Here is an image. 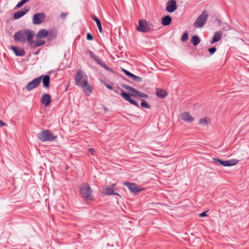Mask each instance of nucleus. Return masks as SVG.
Instances as JSON below:
<instances>
[{
  "label": "nucleus",
  "mask_w": 249,
  "mask_h": 249,
  "mask_svg": "<svg viewBox=\"0 0 249 249\" xmlns=\"http://www.w3.org/2000/svg\"><path fill=\"white\" fill-rule=\"evenodd\" d=\"M75 85L80 87L83 91L89 95L92 92V88L89 84L88 78L85 72L81 70L77 71L75 76Z\"/></svg>",
  "instance_id": "nucleus-1"
},
{
  "label": "nucleus",
  "mask_w": 249,
  "mask_h": 249,
  "mask_svg": "<svg viewBox=\"0 0 249 249\" xmlns=\"http://www.w3.org/2000/svg\"><path fill=\"white\" fill-rule=\"evenodd\" d=\"M34 35L33 31L24 29L16 32L14 36L15 40L22 44L27 41L29 45H31L33 43Z\"/></svg>",
  "instance_id": "nucleus-2"
},
{
  "label": "nucleus",
  "mask_w": 249,
  "mask_h": 249,
  "mask_svg": "<svg viewBox=\"0 0 249 249\" xmlns=\"http://www.w3.org/2000/svg\"><path fill=\"white\" fill-rule=\"evenodd\" d=\"M154 29L153 24L145 20H140L137 30L142 33H148Z\"/></svg>",
  "instance_id": "nucleus-3"
},
{
  "label": "nucleus",
  "mask_w": 249,
  "mask_h": 249,
  "mask_svg": "<svg viewBox=\"0 0 249 249\" xmlns=\"http://www.w3.org/2000/svg\"><path fill=\"white\" fill-rule=\"evenodd\" d=\"M38 138L42 142L53 141L57 136L53 135L49 129L44 130L38 134Z\"/></svg>",
  "instance_id": "nucleus-4"
},
{
  "label": "nucleus",
  "mask_w": 249,
  "mask_h": 249,
  "mask_svg": "<svg viewBox=\"0 0 249 249\" xmlns=\"http://www.w3.org/2000/svg\"><path fill=\"white\" fill-rule=\"evenodd\" d=\"M80 193L86 201L92 199V191L89 185L84 183L80 187Z\"/></svg>",
  "instance_id": "nucleus-5"
},
{
  "label": "nucleus",
  "mask_w": 249,
  "mask_h": 249,
  "mask_svg": "<svg viewBox=\"0 0 249 249\" xmlns=\"http://www.w3.org/2000/svg\"><path fill=\"white\" fill-rule=\"evenodd\" d=\"M136 91H139L134 89V91H132V93L131 94H129V93H127L124 91V90H122V92L120 93V95L126 101L129 102L132 105H134L136 107H139V105L138 103L131 98V96L135 97H138V94L137 93Z\"/></svg>",
  "instance_id": "nucleus-6"
},
{
  "label": "nucleus",
  "mask_w": 249,
  "mask_h": 249,
  "mask_svg": "<svg viewBox=\"0 0 249 249\" xmlns=\"http://www.w3.org/2000/svg\"><path fill=\"white\" fill-rule=\"evenodd\" d=\"M208 15L206 11H204L197 18L193 24V26L196 28H201L206 23Z\"/></svg>",
  "instance_id": "nucleus-7"
},
{
  "label": "nucleus",
  "mask_w": 249,
  "mask_h": 249,
  "mask_svg": "<svg viewBox=\"0 0 249 249\" xmlns=\"http://www.w3.org/2000/svg\"><path fill=\"white\" fill-rule=\"evenodd\" d=\"M238 160H222L218 159H213V163L214 164L219 163L220 164L222 165L223 166L225 167L234 165L238 163Z\"/></svg>",
  "instance_id": "nucleus-8"
},
{
  "label": "nucleus",
  "mask_w": 249,
  "mask_h": 249,
  "mask_svg": "<svg viewBox=\"0 0 249 249\" xmlns=\"http://www.w3.org/2000/svg\"><path fill=\"white\" fill-rule=\"evenodd\" d=\"M46 15L44 13H37L34 15L33 23L35 25L39 24L44 21Z\"/></svg>",
  "instance_id": "nucleus-9"
},
{
  "label": "nucleus",
  "mask_w": 249,
  "mask_h": 249,
  "mask_svg": "<svg viewBox=\"0 0 249 249\" xmlns=\"http://www.w3.org/2000/svg\"><path fill=\"white\" fill-rule=\"evenodd\" d=\"M40 84V77L34 78L31 81L28 83L25 87L27 91H31L32 89L38 87Z\"/></svg>",
  "instance_id": "nucleus-10"
},
{
  "label": "nucleus",
  "mask_w": 249,
  "mask_h": 249,
  "mask_svg": "<svg viewBox=\"0 0 249 249\" xmlns=\"http://www.w3.org/2000/svg\"><path fill=\"white\" fill-rule=\"evenodd\" d=\"M123 184L126 186L130 191L134 194H137L142 190L140 187L138 186L135 183L124 182Z\"/></svg>",
  "instance_id": "nucleus-11"
},
{
  "label": "nucleus",
  "mask_w": 249,
  "mask_h": 249,
  "mask_svg": "<svg viewBox=\"0 0 249 249\" xmlns=\"http://www.w3.org/2000/svg\"><path fill=\"white\" fill-rule=\"evenodd\" d=\"M177 9V2L175 0H169L167 3L165 10L169 13L174 12Z\"/></svg>",
  "instance_id": "nucleus-12"
},
{
  "label": "nucleus",
  "mask_w": 249,
  "mask_h": 249,
  "mask_svg": "<svg viewBox=\"0 0 249 249\" xmlns=\"http://www.w3.org/2000/svg\"><path fill=\"white\" fill-rule=\"evenodd\" d=\"M91 57L94 59L98 64H99V65H100L102 67H103V68H104L105 70H106L107 71H110V72H112L113 71V70H112V69L109 68L108 66H107V65H106L104 63L102 62L99 57L98 56H97L96 55H95L94 53H93V54H92L91 56Z\"/></svg>",
  "instance_id": "nucleus-13"
},
{
  "label": "nucleus",
  "mask_w": 249,
  "mask_h": 249,
  "mask_svg": "<svg viewBox=\"0 0 249 249\" xmlns=\"http://www.w3.org/2000/svg\"><path fill=\"white\" fill-rule=\"evenodd\" d=\"M30 10L29 7H25L14 14L13 18L15 19H19L24 16Z\"/></svg>",
  "instance_id": "nucleus-14"
},
{
  "label": "nucleus",
  "mask_w": 249,
  "mask_h": 249,
  "mask_svg": "<svg viewBox=\"0 0 249 249\" xmlns=\"http://www.w3.org/2000/svg\"><path fill=\"white\" fill-rule=\"evenodd\" d=\"M42 104L47 107L50 105L51 102V97L50 94L48 93H44L42 95L40 99Z\"/></svg>",
  "instance_id": "nucleus-15"
},
{
  "label": "nucleus",
  "mask_w": 249,
  "mask_h": 249,
  "mask_svg": "<svg viewBox=\"0 0 249 249\" xmlns=\"http://www.w3.org/2000/svg\"><path fill=\"white\" fill-rule=\"evenodd\" d=\"M181 118L182 120L188 123H192L194 120L193 117H192L188 112H184L182 113L181 114Z\"/></svg>",
  "instance_id": "nucleus-16"
},
{
  "label": "nucleus",
  "mask_w": 249,
  "mask_h": 249,
  "mask_svg": "<svg viewBox=\"0 0 249 249\" xmlns=\"http://www.w3.org/2000/svg\"><path fill=\"white\" fill-rule=\"evenodd\" d=\"M11 49L17 56H23L25 54L24 50L23 49L19 48L17 46H12Z\"/></svg>",
  "instance_id": "nucleus-17"
},
{
  "label": "nucleus",
  "mask_w": 249,
  "mask_h": 249,
  "mask_svg": "<svg viewBox=\"0 0 249 249\" xmlns=\"http://www.w3.org/2000/svg\"><path fill=\"white\" fill-rule=\"evenodd\" d=\"M40 82L42 81L43 87L48 88L50 87V77L49 75H40Z\"/></svg>",
  "instance_id": "nucleus-18"
},
{
  "label": "nucleus",
  "mask_w": 249,
  "mask_h": 249,
  "mask_svg": "<svg viewBox=\"0 0 249 249\" xmlns=\"http://www.w3.org/2000/svg\"><path fill=\"white\" fill-rule=\"evenodd\" d=\"M106 195H118V194L114 192L113 187L112 186H107L104 188V191L103 192Z\"/></svg>",
  "instance_id": "nucleus-19"
},
{
  "label": "nucleus",
  "mask_w": 249,
  "mask_h": 249,
  "mask_svg": "<svg viewBox=\"0 0 249 249\" xmlns=\"http://www.w3.org/2000/svg\"><path fill=\"white\" fill-rule=\"evenodd\" d=\"M222 37V33L221 31H219L214 33V36L212 39L211 43H214L215 42L219 41Z\"/></svg>",
  "instance_id": "nucleus-20"
},
{
  "label": "nucleus",
  "mask_w": 249,
  "mask_h": 249,
  "mask_svg": "<svg viewBox=\"0 0 249 249\" xmlns=\"http://www.w3.org/2000/svg\"><path fill=\"white\" fill-rule=\"evenodd\" d=\"M172 21V18L169 16H166L161 19V24L163 26L169 25Z\"/></svg>",
  "instance_id": "nucleus-21"
},
{
  "label": "nucleus",
  "mask_w": 249,
  "mask_h": 249,
  "mask_svg": "<svg viewBox=\"0 0 249 249\" xmlns=\"http://www.w3.org/2000/svg\"><path fill=\"white\" fill-rule=\"evenodd\" d=\"M48 34V32L46 29H41L37 33V37L38 38H44L47 36Z\"/></svg>",
  "instance_id": "nucleus-22"
},
{
  "label": "nucleus",
  "mask_w": 249,
  "mask_h": 249,
  "mask_svg": "<svg viewBox=\"0 0 249 249\" xmlns=\"http://www.w3.org/2000/svg\"><path fill=\"white\" fill-rule=\"evenodd\" d=\"M156 95L158 97L162 98L166 97L167 93L164 89H157L156 90Z\"/></svg>",
  "instance_id": "nucleus-23"
},
{
  "label": "nucleus",
  "mask_w": 249,
  "mask_h": 249,
  "mask_svg": "<svg viewBox=\"0 0 249 249\" xmlns=\"http://www.w3.org/2000/svg\"><path fill=\"white\" fill-rule=\"evenodd\" d=\"M92 18L93 20H94L95 21V22L96 23L97 25L98 28V29L99 30V32L101 33L102 32L103 30H102L101 21L95 16H93Z\"/></svg>",
  "instance_id": "nucleus-24"
},
{
  "label": "nucleus",
  "mask_w": 249,
  "mask_h": 249,
  "mask_svg": "<svg viewBox=\"0 0 249 249\" xmlns=\"http://www.w3.org/2000/svg\"><path fill=\"white\" fill-rule=\"evenodd\" d=\"M45 42L41 40H36L35 41H33V43L31 45H29L31 47L36 48L38 46L43 45Z\"/></svg>",
  "instance_id": "nucleus-25"
},
{
  "label": "nucleus",
  "mask_w": 249,
  "mask_h": 249,
  "mask_svg": "<svg viewBox=\"0 0 249 249\" xmlns=\"http://www.w3.org/2000/svg\"><path fill=\"white\" fill-rule=\"evenodd\" d=\"M200 38L196 35L193 36L192 37L191 43L194 45L196 46L200 42Z\"/></svg>",
  "instance_id": "nucleus-26"
},
{
  "label": "nucleus",
  "mask_w": 249,
  "mask_h": 249,
  "mask_svg": "<svg viewBox=\"0 0 249 249\" xmlns=\"http://www.w3.org/2000/svg\"><path fill=\"white\" fill-rule=\"evenodd\" d=\"M210 120L208 118L205 117L199 120V123L202 125L205 126L208 125L210 122Z\"/></svg>",
  "instance_id": "nucleus-27"
},
{
  "label": "nucleus",
  "mask_w": 249,
  "mask_h": 249,
  "mask_svg": "<svg viewBox=\"0 0 249 249\" xmlns=\"http://www.w3.org/2000/svg\"><path fill=\"white\" fill-rule=\"evenodd\" d=\"M30 0H21L16 6L15 9H18L21 7L25 3L28 2Z\"/></svg>",
  "instance_id": "nucleus-28"
},
{
  "label": "nucleus",
  "mask_w": 249,
  "mask_h": 249,
  "mask_svg": "<svg viewBox=\"0 0 249 249\" xmlns=\"http://www.w3.org/2000/svg\"><path fill=\"white\" fill-rule=\"evenodd\" d=\"M141 106L142 107H144V108H147V109L150 108V106L148 105V104L147 103V102L143 99L142 100Z\"/></svg>",
  "instance_id": "nucleus-29"
},
{
  "label": "nucleus",
  "mask_w": 249,
  "mask_h": 249,
  "mask_svg": "<svg viewBox=\"0 0 249 249\" xmlns=\"http://www.w3.org/2000/svg\"><path fill=\"white\" fill-rule=\"evenodd\" d=\"M131 79L137 82H141L142 81V78L141 77L136 76L134 74L132 76Z\"/></svg>",
  "instance_id": "nucleus-30"
},
{
  "label": "nucleus",
  "mask_w": 249,
  "mask_h": 249,
  "mask_svg": "<svg viewBox=\"0 0 249 249\" xmlns=\"http://www.w3.org/2000/svg\"><path fill=\"white\" fill-rule=\"evenodd\" d=\"M122 87L124 88V89H126V90H128L129 91H134V88L129 86H128V85H126L125 84H122Z\"/></svg>",
  "instance_id": "nucleus-31"
},
{
  "label": "nucleus",
  "mask_w": 249,
  "mask_h": 249,
  "mask_svg": "<svg viewBox=\"0 0 249 249\" xmlns=\"http://www.w3.org/2000/svg\"><path fill=\"white\" fill-rule=\"evenodd\" d=\"M188 38V34L187 32H185L183 34L181 37V41L182 42H184L186 41Z\"/></svg>",
  "instance_id": "nucleus-32"
},
{
  "label": "nucleus",
  "mask_w": 249,
  "mask_h": 249,
  "mask_svg": "<svg viewBox=\"0 0 249 249\" xmlns=\"http://www.w3.org/2000/svg\"><path fill=\"white\" fill-rule=\"evenodd\" d=\"M136 92L138 94V97H143V98H145L148 97V96L144 93H142L140 91H136Z\"/></svg>",
  "instance_id": "nucleus-33"
},
{
  "label": "nucleus",
  "mask_w": 249,
  "mask_h": 249,
  "mask_svg": "<svg viewBox=\"0 0 249 249\" xmlns=\"http://www.w3.org/2000/svg\"><path fill=\"white\" fill-rule=\"evenodd\" d=\"M123 71L125 73V74L127 75L128 76L130 77L131 78L132 76H133V74L131 73L130 72L124 70L123 69Z\"/></svg>",
  "instance_id": "nucleus-34"
},
{
  "label": "nucleus",
  "mask_w": 249,
  "mask_h": 249,
  "mask_svg": "<svg viewBox=\"0 0 249 249\" xmlns=\"http://www.w3.org/2000/svg\"><path fill=\"white\" fill-rule=\"evenodd\" d=\"M216 48L215 47H212L210 49H209L208 51H209L210 53L211 54H213V53H214L215 51H216Z\"/></svg>",
  "instance_id": "nucleus-35"
},
{
  "label": "nucleus",
  "mask_w": 249,
  "mask_h": 249,
  "mask_svg": "<svg viewBox=\"0 0 249 249\" xmlns=\"http://www.w3.org/2000/svg\"><path fill=\"white\" fill-rule=\"evenodd\" d=\"M223 29L226 31H229L231 29V27L229 24L225 23L223 26Z\"/></svg>",
  "instance_id": "nucleus-36"
},
{
  "label": "nucleus",
  "mask_w": 249,
  "mask_h": 249,
  "mask_svg": "<svg viewBox=\"0 0 249 249\" xmlns=\"http://www.w3.org/2000/svg\"><path fill=\"white\" fill-rule=\"evenodd\" d=\"M102 83L105 85V86H106L107 89H110V90L113 89V87H112L111 86H110V85H109L107 84V83H106L105 82H104V81H102Z\"/></svg>",
  "instance_id": "nucleus-37"
},
{
  "label": "nucleus",
  "mask_w": 249,
  "mask_h": 249,
  "mask_svg": "<svg viewBox=\"0 0 249 249\" xmlns=\"http://www.w3.org/2000/svg\"><path fill=\"white\" fill-rule=\"evenodd\" d=\"M87 39L89 40H93V37L90 33H88L87 35Z\"/></svg>",
  "instance_id": "nucleus-38"
},
{
  "label": "nucleus",
  "mask_w": 249,
  "mask_h": 249,
  "mask_svg": "<svg viewBox=\"0 0 249 249\" xmlns=\"http://www.w3.org/2000/svg\"><path fill=\"white\" fill-rule=\"evenodd\" d=\"M68 15L67 13H62L60 15V17L62 19H65Z\"/></svg>",
  "instance_id": "nucleus-39"
},
{
  "label": "nucleus",
  "mask_w": 249,
  "mask_h": 249,
  "mask_svg": "<svg viewBox=\"0 0 249 249\" xmlns=\"http://www.w3.org/2000/svg\"><path fill=\"white\" fill-rule=\"evenodd\" d=\"M206 213H207V212L205 211V212H203L200 213L199 215V217H203L206 216L207 215Z\"/></svg>",
  "instance_id": "nucleus-40"
},
{
  "label": "nucleus",
  "mask_w": 249,
  "mask_h": 249,
  "mask_svg": "<svg viewBox=\"0 0 249 249\" xmlns=\"http://www.w3.org/2000/svg\"><path fill=\"white\" fill-rule=\"evenodd\" d=\"M6 125L7 124L6 123H5L4 122L0 120V127Z\"/></svg>",
  "instance_id": "nucleus-41"
},
{
  "label": "nucleus",
  "mask_w": 249,
  "mask_h": 249,
  "mask_svg": "<svg viewBox=\"0 0 249 249\" xmlns=\"http://www.w3.org/2000/svg\"><path fill=\"white\" fill-rule=\"evenodd\" d=\"M89 151L93 155L94 154V150L93 148H89Z\"/></svg>",
  "instance_id": "nucleus-42"
},
{
  "label": "nucleus",
  "mask_w": 249,
  "mask_h": 249,
  "mask_svg": "<svg viewBox=\"0 0 249 249\" xmlns=\"http://www.w3.org/2000/svg\"><path fill=\"white\" fill-rule=\"evenodd\" d=\"M89 55H90V57H91V55H92V54H93V53H93L92 51H91L90 50H89Z\"/></svg>",
  "instance_id": "nucleus-43"
},
{
  "label": "nucleus",
  "mask_w": 249,
  "mask_h": 249,
  "mask_svg": "<svg viewBox=\"0 0 249 249\" xmlns=\"http://www.w3.org/2000/svg\"><path fill=\"white\" fill-rule=\"evenodd\" d=\"M38 53H39V52H36V54H38Z\"/></svg>",
  "instance_id": "nucleus-44"
}]
</instances>
